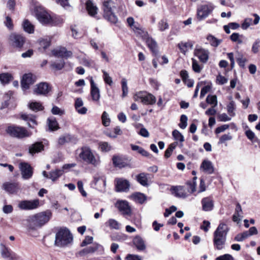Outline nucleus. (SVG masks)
Wrapping results in <instances>:
<instances>
[{
  "label": "nucleus",
  "mask_w": 260,
  "mask_h": 260,
  "mask_svg": "<svg viewBox=\"0 0 260 260\" xmlns=\"http://www.w3.org/2000/svg\"><path fill=\"white\" fill-rule=\"evenodd\" d=\"M102 72L103 73V79L105 83L109 84V85H111L113 83V81L111 77L105 71L103 70Z\"/></svg>",
  "instance_id": "nucleus-57"
},
{
  "label": "nucleus",
  "mask_w": 260,
  "mask_h": 260,
  "mask_svg": "<svg viewBox=\"0 0 260 260\" xmlns=\"http://www.w3.org/2000/svg\"><path fill=\"white\" fill-rule=\"evenodd\" d=\"M177 145V143H173L171 144L169 147L166 149L165 153V156L166 158H169L173 150L175 148Z\"/></svg>",
  "instance_id": "nucleus-50"
},
{
  "label": "nucleus",
  "mask_w": 260,
  "mask_h": 260,
  "mask_svg": "<svg viewBox=\"0 0 260 260\" xmlns=\"http://www.w3.org/2000/svg\"><path fill=\"white\" fill-rule=\"evenodd\" d=\"M192 68L193 70L196 73H200L201 71L202 68L199 64L198 61L193 58H192Z\"/></svg>",
  "instance_id": "nucleus-59"
},
{
  "label": "nucleus",
  "mask_w": 260,
  "mask_h": 260,
  "mask_svg": "<svg viewBox=\"0 0 260 260\" xmlns=\"http://www.w3.org/2000/svg\"><path fill=\"white\" fill-rule=\"evenodd\" d=\"M171 191L172 193L177 198L184 199L188 196L184 187L182 186H173L171 188Z\"/></svg>",
  "instance_id": "nucleus-19"
},
{
  "label": "nucleus",
  "mask_w": 260,
  "mask_h": 260,
  "mask_svg": "<svg viewBox=\"0 0 260 260\" xmlns=\"http://www.w3.org/2000/svg\"><path fill=\"white\" fill-rule=\"evenodd\" d=\"M51 217L52 212L49 210L29 216L27 219L28 232L31 234L37 228H41L47 223Z\"/></svg>",
  "instance_id": "nucleus-2"
},
{
  "label": "nucleus",
  "mask_w": 260,
  "mask_h": 260,
  "mask_svg": "<svg viewBox=\"0 0 260 260\" xmlns=\"http://www.w3.org/2000/svg\"><path fill=\"white\" fill-rule=\"evenodd\" d=\"M1 253L2 256L7 260H14V256L11 250L4 244H0Z\"/></svg>",
  "instance_id": "nucleus-24"
},
{
  "label": "nucleus",
  "mask_w": 260,
  "mask_h": 260,
  "mask_svg": "<svg viewBox=\"0 0 260 260\" xmlns=\"http://www.w3.org/2000/svg\"><path fill=\"white\" fill-rule=\"evenodd\" d=\"M38 43L39 47V50L41 51H44L51 44V39L49 38H40L38 40Z\"/></svg>",
  "instance_id": "nucleus-29"
},
{
  "label": "nucleus",
  "mask_w": 260,
  "mask_h": 260,
  "mask_svg": "<svg viewBox=\"0 0 260 260\" xmlns=\"http://www.w3.org/2000/svg\"><path fill=\"white\" fill-rule=\"evenodd\" d=\"M99 146L101 150L103 152H108L112 149L111 146L106 142H101Z\"/></svg>",
  "instance_id": "nucleus-53"
},
{
  "label": "nucleus",
  "mask_w": 260,
  "mask_h": 260,
  "mask_svg": "<svg viewBox=\"0 0 260 260\" xmlns=\"http://www.w3.org/2000/svg\"><path fill=\"white\" fill-rule=\"evenodd\" d=\"M172 135L174 139L176 141H178L180 142H182L184 141V137L178 130L176 129L173 131Z\"/></svg>",
  "instance_id": "nucleus-51"
},
{
  "label": "nucleus",
  "mask_w": 260,
  "mask_h": 260,
  "mask_svg": "<svg viewBox=\"0 0 260 260\" xmlns=\"http://www.w3.org/2000/svg\"><path fill=\"white\" fill-rule=\"evenodd\" d=\"M131 30L136 37L142 40L148 34V32L138 22H135L132 17H131Z\"/></svg>",
  "instance_id": "nucleus-8"
},
{
  "label": "nucleus",
  "mask_w": 260,
  "mask_h": 260,
  "mask_svg": "<svg viewBox=\"0 0 260 260\" xmlns=\"http://www.w3.org/2000/svg\"><path fill=\"white\" fill-rule=\"evenodd\" d=\"M12 78V75L9 73H3L0 74V81L3 84L8 83Z\"/></svg>",
  "instance_id": "nucleus-44"
},
{
  "label": "nucleus",
  "mask_w": 260,
  "mask_h": 260,
  "mask_svg": "<svg viewBox=\"0 0 260 260\" xmlns=\"http://www.w3.org/2000/svg\"><path fill=\"white\" fill-rule=\"evenodd\" d=\"M73 236L67 229H60L56 234L55 245L59 247L68 245L73 241Z\"/></svg>",
  "instance_id": "nucleus-4"
},
{
  "label": "nucleus",
  "mask_w": 260,
  "mask_h": 260,
  "mask_svg": "<svg viewBox=\"0 0 260 260\" xmlns=\"http://www.w3.org/2000/svg\"><path fill=\"white\" fill-rule=\"evenodd\" d=\"M50 89L51 87L48 83L42 82L36 86L34 92L36 94L45 95L49 92Z\"/></svg>",
  "instance_id": "nucleus-16"
},
{
  "label": "nucleus",
  "mask_w": 260,
  "mask_h": 260,
  "mask_svg": "<svg viewBox=\"0 0 260 260\" xmlns=\"http://www.w3.org/2000/svg\"><path fill=\"white\" fill-rule=\"evenodd\" d=\"M235 108V103L233 101H231L227 105V111L230 116L234 117L235 116L234 112Z\"/></svg>",
  "instance_id": "nucleus-43"
},
{
  "label": "nucleus",
  "mask_w": 260,
  "mask_h": 260,
  "mask_svg": "<svg viewBox=\"0 0 260 260\" xmlns=\"http://www.w3.org/2000/svg\"><path fill=\"white\" fill-rule=\"evenodd\" d=\"M131 198L137 203L143 204L147 200L145 194L140 192H136L131 195Z\"/></svg>",
  "instance_id": "nucleus-30"
},
{
  "label": "nucleus",
  "mask_w": 260,
  "mask_h": 260,
  "mask_svg": "<svg viewBox=\"0 0 260 260\" xmlns=\"http://www.w3.org/2000/svg\"><path fill=\"white\" fill-rule=\"evenodd\" d=\"M242 37L243 36L240 35L239 34L234 32L230 36V38L232 41L237 42L239 44H241L243 43L242 39Z\"/></svg>",
  "instance_id": "nucleus-46"
},
{
  "label": "nucleus",
  "mask_w": 260,
  "mask_h": 260,
  "mask_svg": "<svg viewBox=\"0 0 260 260\" xmlns=\"http://www.w3.org/2000/svg\"><path fill=\"white\" fill-rule=\"evenodd\" d=\"M206 102L209 104L213 105L212 106L216 107L217 105V100L216 95H208L206 98Z\"/></svg>",
  "instance_id": "nucleus-49"
},
{
  "label": "nucleus",
  "mask_w": 260,
  "mask_h": 260,
  "mask_svg": "<svg viewBox=\"0 0 260 260\" xmlns=\"http://www.w3.org/2000/svg\"><path fill=\"white\" fill-rule=\"evenodd\" d=\"M115 191L117 192H126L128 191L129 184V181L123 178L115 179Z\"/></svg>",
  "instance_id": "nucleus-11"
},
{
  "label": "nucleus",
  "mask_w": 260,
  "mask_h": 260,
  "mask_svg": "<svg viewBox=\"0 0 260 260\" xmlns=\"http://www.w3.org/2000/svg\"><path fill=\"white\" fill-rule=\"evenodd\" d=\"M259 44H260V40L259 39H257L253 44L252 47V51L254 53H256L258 52Z\"/></svg>",
  "instance_id": "nucleus-63"
},
{
  "label": "nucleus",
  "mask_w": 260,
  "mask_h": 260,
  "mask_svg": "<svg viewBox=\"0 0 260 260\" xmlns=\"http://www.w3.org/2000/svg\"><path fill=\"white\" fill-rule=\"evenodd\" d=\"M78 58L80 61V63L83 64L85 66L90 67L91 65L92 61L90 59H88L86 57V56H79Z\"/></svg>",
  "instance_id": "nucleus-54"
},
{
  "label": "nucleus",
  "mask_w": 260,
  "mask_h": 260,
  "mask_svg": "<svg viewBox=\"0 0 260 260\" xmlns=\"http://www.w3.org/2000/svg\"><path fill=\"white\" fill-rule=\"evenodd\" d=\"M64 65V62L63 60L61 59L58 61L54 62L51 64V67L57 70L62 69Z\"/></svg>",
  "instance_id": "nucleus-55"
},
{
  "label": "nucleus",
  "mask_w": 260,
  "mask_h": 260,
  "mask_svg": "<svg viewBox=\"0 0 260 260\" xmlns=\"http://www.w3.org/2000/svg\"><path fill=\"white\" fill-rule=\"evenodd\" d=\"M52 53L55 56L64 57H71L72 55V52L70 51H68L64 47L54 49L52 51Z\"/></svg>",
  "instance_id": "nucleus-28"
},
{
  "label": "nucleus",
  "mask_w": 260,
  "mask_h": 260,
  "mask_svg": "<svg viewBox=\"0 0 260 260\" xmlns=\"http://www.w3.org/2000/svg\"><path fill=\"white\" fill-rule=\"evenodd\" d=\"M213 10L211 5H203L198 9L197 17L199 20L206 18Z\"/></svg>",
  "instance_id": "nucleus-12"
},
{
  "label": "nucleus",
  "mask_w": 260,
  "mask_h": 260,
  "mask_svg": "<svg viewBox=\"0 0 260 260\" xmlns=\"http://www.w3.org/2000/svg\"><path fill=\"white\" fill-rule=\"evenodd\" d=\"M114 7V3L112 0H106L103 2L102 8L104 12L103 17L112 23H116L118 21V18L113 11Z\"/></svg>",
  "instance_id": "nucleus-5"
},
{
  "label": "nucleus",
  "mask_w": 260,
  "mask_h": 260,
  "mask_svg": "<svg viewBox=\"0 0 260 260\" xmlns=\"http://www.w3.org/2000/svg\"><path fill=\"white\" fill-rule=\"evenodd\" d=\"M144 94V92H139L136 93L133 96L134 100L135 101L143 103Z\"/></svg>",
  "instance_id": "nucleus-61"
},
{
  "label": "nucleus",
  "mask_w": 260,
  "mask_h": 260,
  "mask_svg": "<svg viewBox=\"0 0 260 260\" xmlns=\"http://www.w3.org/2000/svg\"><path fill=\"white\" fill-rule=\"evenodd\" d=\"M112 161L115 167L122 168L128 165V158L123 155H114Z\"/></svg>",
  "instance_id": "nucleus-13"
},
{
  "label": "nucleus",
  "mask_w": 260,
  "mask_h": 260,
  "mask_svg": "<svg viewBox=\"0 0 260 260\" xmlns=\"http://www.w3.org/2000/svg\"><path fill=\"white\" fill-rule=\"evenodd\" d=\"M63 172L62 170L60 169H56L52 171L49 173V178L54 181L63 174Z\"/></svg>",
  "instance_id": "nucleus-39"
},
{
  "label": "nucleus",
  "mask_w": 260,
  "mask_h": 260,
  "mask_svg": "<svg viewBox=\"0 0 260 260\" xmlns=\"http://www.w3.org/2000/svg\"><path fill=\"white\" fill-rule=\"evenodd\" d=\"M131 148L134 151H137L139 153L144 156H148L149 153L145 150L142 147H140L137 145H131Z\"/></svg>",
  "instance_id": "nucleus-47"
},
{
  "label": "nucleus",
  "mask_w": 260,
  "mask_h": 260,
  "mask_svg": "<svg viewBox=\"0 0 260 260\" xmlns=\"http://www.w3.org/2000/svg\"><path fill=\"white\" fill-rule=\"evenodd\" d=\"M36 15L37 19L42 24H52L53 22L51 16L41 7L36 8Z\"/></svg>",
  "instance_id": "nucleus-7"
},
{
  "label": "nucleus",
  "mask_w": 260,
  "mask_h": 260,
  "mask_svg": "<svg viewBox=\"0 0 260 260\" xmlns=\"http://www.w3.org/2000/svg\"><path fill=\"white\" fill-rule=\"evenodd\" d=\"M207 39L210 45L213 47H217L222 42L221 40L218 39L212 35H209Z\"/></svg>",
  "instance_id": "nucleus-41"
},
{
  "label": "nucleus",
  "mask_w": 260,
  "mask_h": 260,
  "mask_svg": "<svg viewBox=\"0 0 260 260\" xmlns=\"http://www.w3.org/2000/svg\"><path fill=\"white\" fill-rule=\"evenodd\" d=\"M18 206L22 210H34L40 206V201L39 199L21 201L19 203Z\"/></svg>",
  "instance_id": "nucleus-9"
},
{
  "label": "nucleus",
  "mask_w": 260,
  "mask_h": 260,
  "mask_svg": "<svg viewBox=\"0 0 260 260\" xmlns=\"http://www.w3.org/2000/svg\"><path fill=\"white\" fill-rule=\"evenodd\" d=\"M47 123L49 128L51 131H56L59 128L56 118L53 117L48 118Z\"/></svg>",
  "instance_id": "nucleus-38"
},
{
  "label": "nucleus",
  "mask_w": 260,
  "mask_h": 260,
  "mask_svg": "<svg viewBox=\"0 0 260 260\" xmlns=\"http://www.w3.org/2000/svg\"><path fill=\"white\" fill-rule=\"evenodd\" d=\"M115 206L123 215L126 216L129 215L130 207L127 201L124 200L117 201L115 204Z\"/></svg>",
  "instance_id": "nucleus-15"
},
{
  "label": "nucleus",
  "mask_w": 260,
  "mask_h": 260,
  "mask_svg": "<svg viewBox=\"0 0 260 260\" xmlns=\"http://www.w3.org/2000/svg\"><path fill=\"white\" fill-rule=\"evenodd\" d=\"M102 123L105 126H108L110 125L111 120L109 118L108 114L106 112L104 111L102 115Z\"/></svg>",
  "instance_id": "nucleus-45"
},
{
  "label": "nucleus",
  "mask_w": 260,
  "mask_h": 260,
  "mask_svg": "<svg viewBox=\"0 0 260 260\" xmlns=\"http://www.w3.org/2000/svg\"><path fill=\"white\" fill-rule=\"evenodd\" d=\"M44 149V145L42 142H36L29 147L28 152L34 155L35 153H39Z\"/></svg>",
  "instance_id": "nucleus-31"
},
{
  "label": "nucleus",
  "mask_w": 260,
  "mask_h": 260,
  "mask_svg": "<svg viewBox=\"0 0 260 260\" xmlns=\"http://www.w3.org/2000/svg\"><path fill=\"white\" fill-rule=\"evenodd\" d=\"M216 260H234V258L231 254H225L216 257Z\"/></svg>",
  "instance_id": "nucleus-64"
},
{
  "label": "nucleus",
  "mask_w": 260,
  "mask_h": 260,
  "mask_svg": "<svg viewBox=\"0 0 260 260\" xmlns=\"http://www.w3.org/2000/svg\"><path fill=\"white\" fill-rule=\"evenodd\" d=\"M103 248L102 246L98 244L94 243L92 246L86 247L79 252L80 256H84L88 254L92 253L96 251L99 248Z\"/></svg>",
  "instance_id": "nucleus-26"
},
{
  "label": "nucleus",
  "mask_w": 260,
  "mask_h": 260,
  "mask_svg": "<svg viewBox=\"0 0 260 260\" xmlns=\"http://www.w3.org/2000/svg\"><path fill=\"white\" fill-rule=\"evenodd\" d=\"M200 169L201 171L208 174H212L214 171L212 162L208 159H205L202 161Z\"/></svg>",
  "instance_id": "nucleus-20"
},
{
  "label": "nucleus",
  "mask_w": 260,
  "mask_h": 260,
  "mask_svg": "<svg viewBox=\"0 0 260 260\" xmlns=\"http://www.w3.org/2000/svg\"><path fill=\"white\" fill-rule=\"evenodd\" d=\"M83 105V102L81 98H77L75 100V108L78 113L80 114H85L87 111L86 107H82V109H79Z\"/></svg>",
  "instance_id": "nucleus-32"
},
{
  "label": "nucleus",
  "mask_w": 260,
  "mask_h": 260,
  "mask_svg": "<svg viewBox=\"0 0 260 260\" xmlns=\"http://www.w3.org/2000/svg\"><path fill=\"white\" fill-rule=\"evenodd\" d=\"M86 8L88 14L92 17L96 18L98 8L97 6L91 0H88L86 2Z\"/></svg>",
  "instance_id": "nucleus-25"
},
{
  "label": "nucleus",
  "mask_w": 260,
  "mask_h": 260,
  "mask_svg": "<svg viewBox=\"0 0 260 260\" xmlns=\"http://www.w3.org/2000/svg\"><path fill=\"white\" fill-rule=\"evenodd\" d=\"M229 228L224 223H220L213 233V245L217 250L222 249L225 244Z\"/></svg>",
  "instance_id": "nucleus-3"
},
{
  "label": "nucleus",
  "mask_w": 260,
  "mask_h": 260,
  "mask_svg": "<svg viewBox=\"0 0 260 260\" xmlns=\"http://www.w3.org/2000/svg\"><path fill=\"white\" fill-rule=\"evenodd\" d=\"M123 98L126 96L128 94V87L127 86V81L125 79H122L121 80Z\"/></svg>",
  "instance_id": "nucleus-52"
},
{
  "label": "nucleus",
  "mask_w": 260,
  "mask_h": 260,
  "mask_svg": "<svg viewBox=\"0 0 260 260\" xmlns=\"http://www.w3.org/2000/svg\"><path fill=\"white\" fill-rule=\"evenodd\" d=\"M29 107L31 110L35 112L43 110L42 105L39 102H32L30 103Z\"/></svg>",
  "instance_id": "nucleus-48"
},
{
  "label": "nucleus",
  "mask_w": 260,
  "mask_h": 260,
  "mask_svg": "<svg viewBox=\"0 0 260 260\" xmlns=\"http://www.w3.org/2000/svg\"><path fill=\"white\" fill-rule=\"evenodd\" d=\"M143 103L145 104L153 105L156 102L155 97L150 93L144 92Z\"/></svg>",
  "instance_id": "nucleus-35"
},
{
  "label": "nucleus",
  "mask_w": 260,
  "mask_h": 260,
  "mask_svg": "<svg viewBox=\"0 0 260 260\" xmlns=\"http://www.w3.org/2000/svg\"><path fill=\"white\" fill-rule=\"evenodd\" d=\"M22 177L27 180L30 178L33 174V169L29 164L26 162H21L19 165Z\"/></svg>",
  "instance_id": "nucleus-10"
},
{
  "label": "nucleus",
  "mask_w": 260,
  "mask_h": 260,
  "mask_svg": "<svg viewBox=\"0 0 260 260\" xmlns=\"http://www.w3.org/2000/svg\"><path fill=\"white\" fill-rule=\"evenodd\" d=\"M6 132L10 136L18 139L28 137L31 135V133L28 132L25 128L14 125L8 126Z\"/></svg>",
  "instance_id": "nucleus-6"
},
{
  "label": "nucleus",
  "mask_w": 260,
  "mask_h": 260,
  "mask_svg": "<svg viewBox=\"0 0 260 260\" xmlns=\"http://www.w3.org/2000/svg\"><path fill=\"white\" fill-rule=\"evenodd\" d=\"M90 95L94 102H98L101 98L100 91L96 84L95 83L93 78L90 77Z\"/></svg>",
  "instance_id": "nucleus-14"
},
{
  "label": "nucleus",
  "mask_w": 260,
  "mask_h": 260,
  "mask_svg": "<svg viewBox=\"0 0 260 260\" xmlns=\"http://www.w3.org/2000/svg\"><path fill=\"white\" fill-rule=\"evenodd\" d=\"M157 26L159 30L164 31L169 28V25L166 19H162L158 22Z\"/></svg>",
  "instance_id": "nucleus-42"
},
{
  "label": "nucleus",
  "mask_w": 260,
  "mask_h": 260,
  "mask_svg": "<svg viewBox=\"0 0 260 260\" xmlns=\"http://www.w3.org/2000/svg\"><path fill=\"white\" fill-rule=\"evenodd\" d=\"M75 154L77 160L93 167L96 168L101 164L100 155L89 146H84L78 148L76 150Z\"/></svg>",
  "instance_id": "nucleus-1"
},
{
  "label": "nucleus",
  "mask_w": 260,
  "mask_h": 260,
  "mask_svg": "<svg viewBox=\"0 0 260 260\" xmlns=\"http://www.w3.org/2000/svg\"><path fill=\"white\" fill-rule=\"evenodd\" d=\"M143 40L145 41L147 46L152 52L155 55H157L158 53V49L156 41L150 37L148 34L146 38L143 39Z\"/></svg>",
  "instance_id": "nucleus-23"
},
{
  "label": "nucleus",
  "mask_w": 260,
  "mask_h": 260,
  "mask_svg": "<svg viewBox=\"0 0 260 260\" xmlns=\"http://www.w3.org/2000/svg\"><path fill=\"white\" fill-rule=\"evenodd\" d=\"M192 46L193 44L191 42H181L178 45L180 51L184 54L187 51L188 48H192Z\"/></svg>",
  "instance_id": "nucleus-37"
},
{
  "label": "nucleus",
  "mask_w": 260,
  "mask_h": 260,
  "mask_svg": "<svg viewBox=\"0 0 260 260\" xmlns=\"http://www.w3.org/2000/svg\"><path fill=\"white\" fill-rule=\"evenodd\" d=\"M31 74H27L23 75L21 80V87L23 90H26L29 88L30 85L34 83Z\"/></svg>",
  "instance_id": "nucleus-22"
},
{
  "label": "nucleus",
  "mask_w": 260,
  "mask_h": 260,
  "mask_svg": "<svg viewBox=\"0 0 260 260\" xmlns=\"http://www.w3.org/2000/svg\"><path fill=\"white\" fill-rule=\"evenodd\" d=\"M6 26L9 29H12L13 27L12 20L10 17L7 16L6 17V20L4 22Z\"/></svg>",
  "instance_id": "nucleus-62"
},
{
  "label": "nucleus",
  "mask_w": 260,
  "mask_h": 260,
  "mask_svg": "<svg viewBox=\"0 0 260 260\" xmlns=\"http://www.w3.org/2000/svg\"><path fill=\"white\" fill-rule=\"evenodd\" d=\"M9 39L10 43L17 47H22L24 42V39L22 36L15 34L10 35Z\"/></svg>",
  "instance_id": "nucleus-17"
},
{
  "label": "nucleus",
  "mask_w": 260,
  "mask_h": 260,
  "mask_svg": "<svg viewBox=\"0 0 260 260\" xmlns=\"http://www.w3.org/2000/svg\"><path fill=\"white\" fill-rule=\"evenodd\" d=\"M21 118L27 121L28 126L33 128L34 126L31 125L30 122H31L33 125H36L37 124L36 120V117L34 115L30 114H22L21 115Z\"/></svg>",
  "instance_id": "nucleus-34"
},
{
  "label": "nucleus",
  "mask_w": 260,
  "mask_h": 260,
  "mask_svg": "<svg viewBox=\"0 0 260 260\" xmlns=\"http://www.w3.org/2000/svg\"><path fill=\"white\" fill-rule=\"evenodd\" d=\"M194 54L198 57L200 60L203 62H206L209 58V52L202 48H197L194 50Z\"/></svg>",
  "instance_id": "nucleus-18"
},
{
  "label": "nucleus",
  "mask_w": 260,
  "mask_h": 260,
  "mask_svg": "<svg viewBox=\"0 0 260 260\" xmlns=\"http://www.w3.org/2000/svg\"><path fill=\"white\" fill-rule=\"evenodd\" d=\"M22 25L24 30L26 32L29 34L34 33V26L28 20H24Z\"/></svg>",
  "instance_id": "nucleus-40"
},
{
  "label": "nucleus",
  "mask_w": 260,
  "mask_h": 260,
  "mask_svg": "<svg viewBox=\"0 0 260 260\" xmlns=\"http://www.w3.org/2000/svg\"><path fill=\"white\" fill-rule=\"evenodd\" d=\"M202 210L204 211H210L213 209L214 201L213 199L209 197H205L201 201Z\"/></svg>",
  "instance_id": "nucleus-21"
},
{
  "label": "nucleus",
  "mask_w": 260,
  "mask_h": 260,
  "mask_svg": "<svg viewBox=\"0 0 260 260\" xmlns=\"http://www.w3.org/2000/svg\"><path fill=\"white\" fill-rule=\"evenodd\" d=\"M16 6V0H8L7 3V8L13 12Z\"/></svg>",
  "instance_id": "nucleus-60"
},
{
  "label": "nucleus",
  "mask_w": 260,
  "mask_h": 260,
  "mask_svg": "<svg viewBox=\"0 0 260 260\" xmlns=\"http://www.w3.org/2000/svg\"><path fill=\"white\" fill-rule=\"evenodd\" d=\"M187 117L185 115H182L180 117V123L179 125L182 129H184L187 126Z\"/></svg>",
  "instance_id": "nucleus-58"
},
{
  "label": "nucleus",
  "mask_w": 260,
  "mask_h": 260,
  "mask_svg": "<svg viewBox=\"0 0 260 260\" xmlns=\"http://www.w3.org/2000/svg\"><path fill=\"white\" fill-rule=\"evenodd\" d=\"M197 177H194L192 181H188L187 182V185L189 186L190 189V192L192 193L196 190V182Z\"/></svg>",
  "instance_id": "nucleus-56"
},
{
  "label": "nucleus",
  "mask_w": 260,
  "mask_h": 260,
  "mask_svg": "<svg viewBox=\"0 0 260 260\" xmlns=\"http://www.w3.org/2000/svg\"><path fill=\"white\" fill-rule=\"evenodd\" d=\"M3 188L10 193H13L17 190L18 185L17 183L6 182L3 184Z\"/></svg>",
  "instance_id": "nucleus-33"
},
{
  "label": "nucleus",
  "mask_w": 260,
  "mask_h": 260,
  "mask_svg": "<svg viewBox=\"0 0 260 260\" xmlns=\"http://www.w3.org/2000/svg\"><path fill=\"white\" fill-rule=\"evenodd\" d=\"M148 174L142 173L135 176V179L142 186L144 187L148 186L150 185L148 178Z\"/></svg>",
  "instance_id": "nucleus-27"
},
{
  "label": "nucleus",
  "mask_w": 260,
  "mask_h": 260,
  "mask_svg": "<svg viewBox=\"0 0 260 260\" xmlns=\"http://www.w3.org/2000/svg\"><path fill=\"white\" fill-rule=\"evenodd\" d=\"M133 243L139 250H143L145 249L144 241L139 236H136L134 238Z\"/></svg>",
  "instance_id": "nucleus-36"
}]
</instances>
